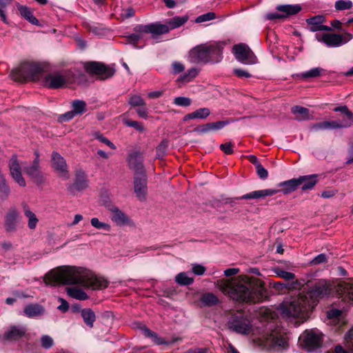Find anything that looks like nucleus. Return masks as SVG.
Returning a JSON list of instances; mask_svg holds the SVG:
<instances>
[{
	"label": "nucleus",
	"mask_w": 353,
	"mask_h": 353,
	"mask_svg": "<svg viewBox=\"0 0 353 353\" xmlns=\"http://www.w3.org/2000/svg\"><path fill=\"white\" fill-rule=\"evenodd\" d=\"M332 292L330 283L320 280L314 283L307 291L303 290L290 301L281 305V314L285 317L305 319L307 312L312 310L319 299L329 295Z\"/></svg>",
	"instance_id": "obj_1"
},
{
	"label": "nucleus",
	"mask_w": 353,
	"mask_h": 353,
	"mask_svg": "<svg viewBox=\"0 0 353 353\" xmlns=\"http://www.w3.org/2000/svg\"><path fill=\"white\" fill-rule=\"evenodd\" d=\"M46 285H79L93 290L106 288L108 282L92 274L88 270L77 267H61L50 270L44 278Z\"/></svg>",
	"instance_id": "obj_2"
},
{
	"label": "nucleus",
	"mask_w": 353,
	"mask_h": 353,
	"mask_svg": "<svg viewBox=\"0 0 353 353\" xmlns=\"http://www.w3.org/2000/svg\"><path fill=\"white\" fill-rule=\"evenodd\" d=\"M215 285L224 294L237 301L260 302L266 296V290L262 283L248 276L235 281L219 279L216 281Z\"/></svg>",
	"instance_id": "obj_3"
},
{
	"label": "nucleus",
	"mask_w": 353,
	"mask_h": 353,
	"mask_svg": "<svg viewBox=\"0 0 353 353\" xmlns=\"http://www.w3.org/2000/svg\"><path fill=\"white\" fill-rule=\"evenodd\" d=\"M222 52L220 43L201 44L190 50L188 59L192 63H218L222 59Z\"/></svg>",
	"instance_id": "obj_4"
},
{
	"label": "nucleus",
	"mask_w": 353,
	"mask_h": 353,
	"mask_svg": "<svg viewBox=\"0 0 353 353\" xmlns=\"http://www.w3.org/2000/svg\"><path fill=\"white\" fill-rule=\"evenodd\" d=\"M43 74V70L40 64L24 62L17 68L12 71L11 75L14 81L23 82L26 81H39Z\"/></svg>",
	"instance_id": "obj_5"
},
{
	"label": "nucleus",
	"mask_w": 353,
	"mask_h": 353,
	"mask_svg": "<svg viewBox=\"0 0 353 353\" xmlns=\"http://www.w3.org/2000/svg\"><path fill=\"white\" fill-rule=\"evenodd\" d=\"M227 326L230 331L242 335H248L253 331L250 319L241 313L232 314L228 319Z\"/></svg>",
	"instance_id": "obj_6"
},
{
	"label": "nucleus",
	"mask_w": 353,
	"mask_h": 353,
	"mask_svg": "<svg viewBox=\"0 0 353 353\" xmlns=\"http://www.w3.org/2000/svg\"><path fill=\"white\" fill-rule=\"evenodd\" d=\"M299 339L307 351H314L322 345L323 334L318 330H307L301 335Z\"/></svg>",
	"instance_id": "obj_7"
},
{
	"label": "nucleus",
	"mask_w": 353,
	"mask_h": 353,
	"mask_svg": "<svg viewBox=\"0 0 353 353\" xmlns=\"http://www.w3.org/2000/svg\"><path fill=\"white\" fill-rule=\"evenodd\" d=\"M84 68L87 72L97 76L101 80L109 79L115 73L114 68L101 62H87L85 63Z\"/></svg>",
	"instance_id": "obj_8"
},
{
	"label": "nucleus",
	"mask_w": 353,
	"mask_h": 353,
	"mask_svg": "<svg viewBox=\"0 0 353 353\" xmlns=\"http://www.w3.org/2000/svg\"><path fill=\"white\" fill-rule=\"evenodd\" d=\"M280 190L277 189H265L261 190H256L252 192L245 194L239 197H223V204L228 205L233 207L236 201L241 199H258L264 198L269 196L276 194Z\"/></svg>",
	"instance_id": "obj_9"
},
{
	"label": "nucleus",
	"mask_w": 353,
	"mask_h": 353,
	"mask_svg": "<svg viewBox=\"0 0 353 353\" xmlns=\"http://www.w3.org/2000/svg\"><path fill=\"white\" fill-rule=\"evenodd\" d=\"M35 158L33 161L23 167L24 172L37 185L45 182V176L40 166V155L38 151L34 152Z\"/></svg>",
	"instance_id": "obj_10"
},
{
	"label": "nucleus",
	"mask_w": 353,
	"mask_h": 353,
	"mask_svg": "<svg viewBox=\"0 0 353 353\" xmlns=\"http://www.w3.org/2000/svg\"><path fill=\"white\" fill-rule=\"evenodd\" d=\"M67 83L65 75L59 72H50L43 74L41 85L50 89H58L63 87Z\"/></svg>",
	"instance_id": "obj_11"
},
{
	"label": "nucleus",
	"mask_w": 353,
	"mask_h": 353,
	"mask_svg": "<svg viewBox=\"0 0 353 353\" xmlns=\"http://www.w3.org/2000/svg\"><path fill=\"white\" fill-rule=\"evenodd\" d=\"M20 221L21 216L17 208H10L4 216L3 227L5 231L10 234L16 232Z\"/></svg>",
	"instance_id": "obj_12"
},
{
	"label": "nucleus",
	"mask_w": 353,
	"mask_h": 353,
	"mask_svg": "<svg viewBox=\"0 0 353 353\" xmlns=\"http://www.w3.org/2000/svg\"><path fill=\"white\" fill-rule=\"evenodd\" d=\"M28 329L21 325H12L0 336L1 342H16L26 336Z\"/></svg>",
	"instance_id": "obj_13"
},
{
	"label": "nucleus",
	"mask_w": 353,
	"mask_h": 353,
	"mask_svg": "<svg viewBox=\"0 0 353 353\" xmlns=\"http://www.w3.org/2000/svg\"><path fill=\"white\" fill-rule=\"evenodd\" d=\"M233 52L236 59L244 64H254L256 62V57L250 48L245 43L234 45Z\"/></svg>",
	"instance_id": "obj_14"
},
{
	"label": "nucleus",
	"mask_w": 353,
	"mask_h": 353,
	"mask_svg": "<svg viewBox=\"0 0 353 353\" xmlns=\"http://www.w3.org/2000/svg\"><path fill=\"white\" fill-rule=\"evenodd\" d=\"M8 166L10 170V174L13 180L21 187H25L26 182L22 175L21 165L19 162L17 155L13 154L8 161Z\"/></svg>",
	"instance_id": "obj_15"
},
{
	"label": "nucleus",
	"mask_w": 353,
	"mask_h": 353,
	"mask_svg": "<svg viewBox=\"0 0 353 353\" xmlns=\"http://www.w3.org/2000/svg\"><path fill=\"white\" fill-rule=\"evenodd\" d=\"M348 128H350L349 123L339 120H333L325 121L314 123L311 126V130L314 131H319L325 130H336Z\"/></svg>",
	"instance_id": "obj_16"
},
{
	"label": "nucleus",
	"mask_w": 353,
	"mask_h": 353,
	"mask_svg": "<svg viewBox=\"0 0 353 353\" xmlns=\"http://www.w3.org/2000/svg\"><path fill=\"white\" fill-rule=\"evenodd\" d=\"M128 166L133 170L135 175L145 174L143 166V157L139 152L135 151L130 153L128 157Z\"/></svg>",
	"instance_id": "obj_17"
},
{
	"label": "nucleus",
	"mask_w": 353,
	"mask_h": 353,
	"mask_svg": "<svg viewBox=\"0 0 353 353\" xmlns=\"http://www.w3.org/2000/svg\"><path fill=\"white\" fill-rule=\"evenodd\" d=\"M88 187V179L84 171L79 170L75 173V180L74 183L69 185L67 188L68 190L72 194H74L75 191H82Z\"/></svg>",
	"instance_id": "obj_18"
},
{
	"label": "nucleus",
	"mask_w": 353,
	"mask_h": 353,
	"mask_svg": "<svg viewBox=\"0 0 353 353\" xmlns=\"http://www.w3.org/2000/svg\"><path fill=\"white\" fill-rule=\"evenodd\" d=\"M134 190L137 197L144 201L147 194V177L145 174L135 175L134 177Z\"/></svg>",
	"instance_id": "obj_19"
},
{
	"label": "nucleus",
	"mask_w": 353,
	"mask_h": 353,
	"mask_svg": "<svg viewBox=\"0 0 353 353\" xmlns=\"http://www.w3.org/2000/svg\"><path fill=\"white\" fill-rule=\"evenodd\" d=\"M52 165L59 176L65 179L69 178L68 167L65 159L57 152L52 154Z\"/></svg>",
	"instance_id": "obj_20"
},
{
	"label": "nucleus",
	"mask_w": 353,
	"mask_h": 353,
	"mask_svg": "<svg viewBox=\"0 0 353 353\" xmlns=\"http://www.w3.org/2000/svg\"><path fill=\"white\" fill-rule=\"evenodd\" d=\"M319 41L323 42L327 47H339L344 44L343 35L334 33L323 34L321 38L316 34Z\"/></svg>",
	"instance_id": "obj_21"
},
{
	"label": "nucleus",
	"mask_w": 353,
	"mask_h": 353,
	"mask_svg": "<svg viewBox=\"0 0 353 353\" xmlns=\"http://www.w3.org/2000/svg\"><path fill=\"white\" fill-rule=\"evenodd\" d=\"M111 211V219L118 225H128L130 222V219L128 216L120 210L117 207H112L110 208Z\"/></svg>",
	"instance_id": "obj_22"
},
{
	"label": "nucleus",
	"mask_w": 353,
	"mask_h": 353,
	"mask_svg": "<svg viewBox=\"0 0 353 353\" xmlns=\"http://www.w3.org/2000/svg\"><path fill=\"white\" fill-rule=\"evenodd\" d=\"M265 346L273 349H284L287 347L288 342L286 339L281 335L272 334L267 339V343Z\"/></svg>",
	"instance_id": "obj_23"
},
{
	"label": "nucleus",
	"mask_w": 353,
	"mask_h": 353,
	"mask_svg": "<svg viewBox=\"0 0 353 353\" xmlns=\"http://www.w3.org/2000/svg\"><path fill=\"white\" fill-rule=\"evenodd\" d=\"M21 16L27 20L29 23L37 26H41L39 21L34 16L32 10L25 6L20 5L19 3L17 6Z\"/></svg>",
	"instance_id": "obj_24"
},
{
	"label": "nucleus",
	"mask_w": 353,
	"mask_h": 353,
	"mask_svg": "<svg viewBox=\"0 0 353 353\" xmlns=\"http://www.w3.org/2000/svg\"><path fill=\"white\" fill-rule=\"evenodd\" d=\"M317 177L316 174L301 176L299 177V186L302 185L303 190H311L317 183Z\"/></svg>",
	"instance_id": "obj_25"
},
{
	"label": "nucleus",
	"mask_w": 353,
	"mask_h": 353,
	"mask_svg": "<svg viewBox=\"0 0 353 353\" xmlns=\"http://www.w3.org/2000/svg\"><path fill=\"white\" fill-rule=\"evenodd\" d=\"M44 308L39 304H29L23 310L26 316L29 318H35L44 314Z\"/></svg>",
	"instance_id": "obj_26"
},
{
	"label": "nucleus",
	"mask_w": 353,
	"mask_h": 353,
	"mask_svg": "<svg viewBox=\"0 0 353 353\" xmlns=\"http://www.w3.org/2000/svg\"><path fill=\"white\" fill-rule=\"evenodd\" d=\"M279 187L281 188V191H282L284 194H288L295 191L299 187V178L281 182L279 183Z\"/></svg>",
	"instance_id": "obj_27"
},
{
	"label": "nucleus",
	"mask_w": 353,
	"mask_h": 353,
	"mask_svg": "<svg viewBox=\"0 0 353 353\" xmlns=\"http://www.w3.org/2000/svg\"><path fill=\"white\" fill-rule=\"evenodd\" d=\"M292 113L295 116L297 121H305L310 119L309 109L300 105L293 106L291 109Z\"/></svg>",
	"instance_id": "obj_28"
},
{
	"label": "nucleus",
	"mask_w": 353,
	"mask_h": 353,
	"mask_svg": "<svg viewBox=\"0 0 353 353\" xmlns=\"http://www.w3.org/2000/svg\"><path fill=\"white\" fill-rule=\"evenodd\" d=\"M210 114V110L208 108H202L197 109L196 110L187 114L183 117V121H187L190 119H206L209 115Z\"/></svg>",
	"instance_id": "obj_29"
},
{
	"label": "nucleus",
	"mask_w": 353,
	"mask_h": 353,
	"mask_svg": "<svg viewBox=\"0 0 353 353\" xmlns=\"http://www.w3.org/2000/svg\"><path fill=\"white\" fill-rule=\"evenodd\" d=\"M141 331L145 337L151 339L152 342L156 345H159L168 344L163 338L159 336L157 333L152 331L145 326L141 328Z\"/></svg>",
	"instance_id": "obj_30"
},
{
	"label": "nucleus",
	"mask_w": 353,
	"mask_h": 353,
	"mask_svg": "<svg viewBox=\"0 0 353 353\" xmlns=\"http://www.w3.org/2000/svg\"><path fill=\"white\" fill-rule=\"evenodd\" d=\"M23 208L24 215L28 219V228L31 230H34L37 228L39 219L35 214L30 210V208L27 204H23Z\"/></svg>",
	"instance_id": "obj_31"
},
{
	"label": "nucleus",
	"mask_w": 353,
	"mask_h": 353,
	"mask_svg": "<svg viewBox=\"0 0 353 353\" xmlns=\"http://www.w3.org/2000/svg\"><path fill=\"white\" fill-rule=\"evenodd\" d=\"M200 301L203 306L212 307L218 305L220 301L216 295L212 292H205L200 297Z\"/></svg>",
	"instance_id": "obj_32"
},
{
	"label": "nucleus",
	"mask_w": 353,
	"mask_h": 353,
	"mask_svg": "<svg viewBox=\"0 0 353 353\" xmlns=\"http://www.w3.org/2000/svg\"><path fill=\"white\" fill-rule=\"evenodd\" d=\"M276 10L283 12L286 17L290 15H294L301 10V7L299 4L296 5H279L276 8Z\"/></svg>",
	"instance_id": "obj_33"
},
{
	"label": "nucleus",
	"mask_w": 353,
	"mask_h": 353,
	"mask_svg": "<svg viewBox=\"0 0 353 353\" xmlns=\"http://www.w3.org/2000/svg\"><path fill=\"white\" fill-rule=\"evenodd\" d=\"M149 28V33L152 34L161 35L166 34L170 31V28L168 25L162 24L159 22L150 23Z\"/></svg>",
	"instance_id": "obj_34"
},
{
	"label": "nucleus",
	"mask_w": 353,
	"mask_h": 353,
	"mask_svg": "<svg viewBox=\"0 0 353 353\" xmlns=\"http://www.w3.org/2000/svg\"><path fill=\"white\" fill-rule=\"evenodd\" d=\"M84 323L90 327H92L96 320V315L90 308L83 309L81 312Z\"/></svg>",
	"instance_id": "obj_35"
},
{
	"label": "nucleus",
	"mask_w": 353,
	"mask_h": 353,
	"mask_svg": "<svg viewBox=\"0 0 353 353\" xmlns=\"http://www.w3.org/2000/svg\"><path fill=\"white\" fill-rule=\"evenodd\" d=\"M67 293L70 297L77 300L84 301L89 298L83 290L78 288H68Z\"/></svg>",
	"instance_id": "obj_36"
},
{
	"label": "nucleus",
	"mask_w": 353,
	"mask_h": 353,
	"mask_svg": "<svg viewBox=\"0 0 353 353\" xmlns=\"http://www.w3.org/2000/svg\"><path fill=\"white\" fill-rule=\"evenodd\" d=\"M325 17L322 15H316L306 20L307 24L310 25L309 30L311 32L319 31L321 23H323Z\"/></svg>",
	"instance_id": "obj_37"
},
{
	"label": "nucleus",
	"mask_w": 353,
	"mask_h": 353,
	"mask_svg": "<svg viewBox=\"0 0 353 353\" xmlns=\"http://www.w3.org/2000/svg\"><path fill=\"white\" fill-rule=\"evenodd\" d=\"M188 20V16L174 17L168 21V26L170 30L177 28L185 24Z\"/></svg>",
	"instance_id": "obj_38"
},
{
	"label": "nucleus",
	"mask_w": 353,
	"mask_h": 353,
	"mask_svg": "<svg viewBox=\"0 0 353 353\" xmlns=\"http://www.w3.org/2000/svg\"><path fill=\"white\" fill-rule=\"evenodd\" d=\"M199 74V70L196 68H192L187 72L181 74L178 79V82L188 83L192 81Z\"/></svg>",
	"instance_id": "obj_39"
},
{
	"label": "nucleus",
	"mask_w": 353,
	"mask_h": 353,
	"mask_svg": "<svg viewBox=\"0 0 353 353\" xmlns=\"http://www.w3.org/2000/svg\"><path fill=\"white\" fill-rule=\"evenodd\" d=\"M324 71L325 70L321 68H314L310 70H308L299 74H296V77L305 79L310 78H316L320 77Z\"/></svg>",
	"instance_id": "obj_40"
},
{
	"label": "nucleus",
	"mask_w": 353,
	"mask_h": 353,
	"mask_svg": "<svg viewBox=\"0 0 353 353\" xmlns=\"http://www.w3.org/2000/svg\"><path fill=\"white\" fill-rule=\"evenodd\" d=\"M72 108L74 113L77 114H82L87 111V105L85 101L83 100H74L72 102Z\"/></svg>",
	"instance_id": "obj_41"
},
{
	"label": "nucleus",
	"mask_w": 353,
	"mask_h": 353,
	"mask_svg": "<svg viewBox=\"0 0 353 353\" xmlns=\"http://www.w3.org/2000/svg\"><path fill=\"white\" fill-rule=\"evenodd\" d=\"M334 112H340L341 113H343L346 119H343V121H346L350 123V126L351 127L353 124V113L349 110L347 106L346 105H341L336 107L334 109Z\"/></svg>",
	"instance_id": "obj_42"
},
{
	"label": "nucleus",
	"mask_w": 353,
	"mask_h": 353,
	"mask_svg": "<svg viewBox=\"0 0 353 353\" xmlns=\"http://www.w3.org/2000/svg\"><path fill=\"white\" fill-rule=\"evenodd\" d=\"M175 281L181 285H190L193 283L194 279L190 277L186 272H181L176 276Z\"/></svg>",
	"instance_id": "obj_43"
},
{
	"label": "nucleus",
	"mask_w": 353,
	"mask_h": 353,
	"mask_svg": "<svg viewBox=\"0 0 353 353\" xmlns=\"http://www.w3.org/2000/svg\"><path fill=\"white\" fill-rule=\"evenodd\" d=\"M10 194L11 189L6 180L0 184V201H4L8 200L10 196Z\"/></svg>",
	"instance_id": "obj_44"
},
{
	"label": "nucleus",
	"mask_w": 353,
	"mask_h": 353,
	"mask_svg": "<svg viewBox=\"0 0 353 353\" xmlns=\"http://www.w3.org/2000/svg\"><path fill=\"white\" fill-rule=\"evenodd\" d=\"M14 0H0V19L5 23H8L6 17V8Z\"/></svg>",
	"instance_id": "obj_45"
},
{
	"label": "nucleus",
	"mask_w": 353,
	"mask_h": 353,
	"mask_svg": "<svg viewBox=\"0 0 353 353\" xmlns=\"http://www.w3.org/2000/svg\"><path fill=\"white\" fill-rule=\"evenodd\" d=\"M128 103L134 108L138 106H145L146 105L144 99L138 94L130 95Z\"/></svg>",
	"instance_id": "obj_46"
},
{
	"label": "nucleus",
	"mask_w": 353,
	"mask_h": 353,
	"mask_svg": "<svg viewBox=\"0 0 353 353\" xmlns=\"http://www.w3.org/2000/svg\"><path fill=\"white\" fill-rule=\"evenodd\" d=\"M352 6L350 0H338L335 2L334 8L337 11H342L352 8Z\"/></svg>",
	"instance_id": "obj_47"
},
{
	"label": "nucleus",
	"mask_w": 353,
	"mask_h": 353,
	"mask_svg": "<svg viewBox=\"0 0 353 353\" xmlns=\"http://www.w3.org/2000/svg\"><path fill=\"white\" fill-rule=\"evenodd\" d=\"M90 223L91 225L97 229L104 230L108 232L110 230V225L100 221L98 218L91 219Z\"/></svg>",
	"instance_id": "obj_48"
},
{
	"label": "nucleus",
	"mask_w": 353,
	"mask_h": 353,
	"mask_svg": "<svg viewBox=\"0 0 353 353\" xmlns=\"http://www.w3.org/2000/svg\"><path fill=\"white\" fill-rule=\"evenodd\" d=\"M168 147V141L163 140L157 148V157L162 158L166 153Z\"/></svg>",
	"instance_id": "obj_49"
},
{
	"label": "nucleus",
	"mask_w": 353,
	"mask_h": 353,
	"mask_svg": "<svg viewBox=\"0 0 353 353\" xmlns=\"http://www.w3.org/2000/svg\"><path fill=\"white\" fill-rule=\"evenodd\" d=\"M275 273L281 278L285 279L286 281H291L295 278V274L292 272H290L281 269H276Z\"/></svg>",
	"instance_id": "obj_50"
},
{
	"label": "nucleus",
	"mask_w": 353,
	"mask_h": 353,
	"mask_svg": "<svg viewBox=\"0 0 353 353\" xmlns=\"http://www.w3.org/2000/svg\"><path fill=\"white\" fill-rule=\"evenodd\" d=\"M93 137L100 141L101 142L105 143L108 146H109L112 149H115L116 147L113 143H112L109 139L105 137L101 133L99 132H96L93 134Z\"/></svg>",
	"instance_id": "obj_51"
},
{
	"label": "nucleus",
	"mask_w": 353,
	"mask_h": 353,
	"mask_svg": "<svg viewBox=\"0 0 353 353\" xmlns=\"http://www.w3.org/2000/svg\"><path fill=\"white\" fill-rule=\"evenodd\" d=\"M216 18V14L213 12H209L208 13L199 16L196 19V23H202L205 21H211Z\"/></svg>",
	"instance_id": "obj_52"
},
{
	"label": "nucleus",
	"mask_w": 353,
	"mask_h": 353,
	"mask_svg": "<svg viewBox=\"0 0 353 353\" xmlns=\"http://www.w3.org/2000/svg\"><path fill=\"white\" fill-rule=\"evenodd\" d=\"M123 123L127 126L134 128L139 132H143L145 130L142 123L137 121L124 120Z\"/></svg>",
	"instance_id": "obj_53"
},
{
	"label": "nucleus",
	"mask_w": 353,
	"mask_h": 353,
	"mask_svg": "<svg viewBox=\"0 0 353 353\" xmlns=\"http://www.w3.org/2000/svg\"><path fill=\"white\" fill-rule=\"evenodd\" d=\"M41 346L45 349H50L54 345V341L48 335H43L41 338Z\"/></svg>",
	"instance_id": "obj_54"
},
{
	"label": "nucleus",
	"mask_w": 353,
	"mask_h": 353,
	"mask_svg": "<svg viewBox=\"0 0 353 353\" xmlns=\"http://www.w3.org/2000/svg\"><path fill=\"white\" fill-rule=\"evenodd\" d=\"M174 103L179 106L188 107L191 104V99L185 97H179L174 99Z\"/></svg>",
	"instance_id": "obj_55"
},
{
	"label": "nucleus",
	"mask_w": 353,
	"mask_h": 353,
	"mask_svg": "<svg viewBox=\"0 0 353 353\" xmlns=\"http://www.w3.org/2000/svg\"><path fill=\"white\" fill-rule=\"evenodd\" d=\"M194 131L200 134L209 132L210 131H212V124L211 123H208L206 124L200 125L198 128H196Z\"/></svg>",
	"instance_id": "obj_56"
},
{
	"label": "nucleus",
	"mask_w": 353,
	"mask_h": 353,
	"mask_svg": "<svg viewBox=\"0 0 353 353\" xmlns=\"http://www.w3.org/2000/svg\"><path fill=\"white\" fill-rule=\"evenodd\" d=\"M87 28L90 32L97 35H101L104 33V29L100 26H97L94 24L88 25Z\"/></svg>",
	"instance_id": "obj_57"
},
{
	"label": "nucleus",
	"mask_w": 353,
	"mask_h": 353,
	"mask_svg": "<svg viewBox=\"0 0 353 353\" xmlns=\"http://www.w3.org/2000/svg\"><path fill=\"white\" fill-rule=\"evenodd\" d=\"M77 114L74 113L73 110L68 111L59 117V121L61 122L68 121L72 119Z\"/></svg>",
	"instance_id": "obj_58"
},
{
	"label": "nucleus",
	"mask_w": 353,
	"mask_h": 353,
	"mask_svg": "<svg viewBox=\"0 0 353 353\" xmlns=\"http://www.w3.org/2000/svg\"><path fill=\"white\" fill-rule=\"evenodd\" d=\"M256 172L258 176L261 179H266L268 176V170L261 165H257V167H256Z\"/></svg>",
	"instance_id": "obj_59"
},
{
	"label": "nucleus",
	"mask_w": 353,
	"mask_h": 353,
	"mask_svg": "<svg viewBox=\"0 0 353 353\" xmlns=\"http://www.w3.org/2000/svg\"><path fill=\"white\" fill-rule=\"evenodd\" d=\"M327 261V256L325 254H320L314 257L311 261L312 265H319Z\"/></svg>",
	"instance_id": "obj_60"
},
{
	"label": "nucleus",
	"mask_w": 353,
	"mask_h": 353,
	"mask_svg": "<svg viewBox=\"0 0 353 353\" xmlns=\"http://www.w3.org/2000/svg\"><path fill=\"white\" fill-rule=\"evenodd\" d=\"M233 144L231 142H227L220 145V149L226 154H232L234 152L232 149Z\"/></svg>",
	"instance_id": "obj_61"
},
{
	"label": "nucleus",
	"mask_w": 353,
	"mask_h": 353,
	"mask_svg": "<svg viewBox=\"0 0 353 353\" xmlns=\"http://www.w3.org/2000/svg\"><path fill=\"white\" fill-rule=\"evenodd\" d=\"M173 74H179L185 70V66L180 62L174 61L172 64Z\"/></svg>",
	"instance_id": "obj_62"
},
{
	"label": "nucleus",
	"mask_w": 353,
	"mask_h": 353,
	"mask_svg": "<svg viewBox=\"0 0 353 353\" xmlns=\"http://www.w3.org/2000/svg\"><path fill=\"white\" fill-rule=\"evenodd\" d=\"M206 269L204 266L199 264H196L192 267V271L196 275H203Z\"/></svg>",
	"instance_id": "obj_63"
},
{
	"label": "nucleus",
	"mask_w": 353,
	"mask_h": 353,
	"mask_svg": "<svg viewBox=\"0 0 353 353\" xmlns=\"http://www.w3.org/2000/svg\"><path fill=\"white\" fill-rule=\"evenodd\" d=\"M347 343L348 348L352 352V353H353V328L351 329L348 332Z\"/></svg>",
	"instance_id": "obj_64"
}]
</instances>
